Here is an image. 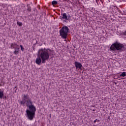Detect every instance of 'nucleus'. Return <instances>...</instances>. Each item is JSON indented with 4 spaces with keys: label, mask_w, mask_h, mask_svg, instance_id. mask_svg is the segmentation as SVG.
I'll list each match as a JSON object with an SVG mask.
<instances>
[{
    "label": "nucleus",
    "mask_w": 126,
    "mask_h": 126,
    "mask_svg": "<svg viewBox=\"0 0 126 126\" xmlns=\"http://www.w3.org/2000/svg\"><path fill=\"white\" fill-rule=\"evenodd\" d=\"M22 100H19L18 102L22 106H25L29 108V109H27L26 117L30 121H33V119L35 118V113L36 112V107L33 105L31 99L29 97L28 94H23L22 96Z\"/></svg>",
    "instance_id": "1"
},
{
    "label": "nucleus",
    "mask_w": 126,
    "mask_h": 126,
    "mask_svg": "<svg viewBox=\"0 0 126 126\" xmlns=\"http://www.w3.org/2000/svg\"><path fill=\"white\" fill-rule=\"evenodd\" d=\"M38 56L41 58L42 61V63H46V61L50 59L51 56V49H41L38 52Z\"/></svg>",
    "instance_id": "2"
},
{
    "label": "nucleus",
    "mask_w": 126,
    "mask_h": 126,
    "mask_svg": "<svg viewBox=\"0 0 126 126\" xmlns=\"http://www.w3.org/2000/svg\"><path fill=\"white\" fill-rule=\"evenodd\" d=\"M110 50L111 52L118 51V52L122 53V52H125V51H126V48H125V45H124L123 44L116 41L111 45L110 47Z\"/></svg>",
    "instance_id": "3"
},
{
    "label": "nucleus",
    "mask_w": 126,
    "mask_h": 126,
    "mask_svg": "<svg viewBox=\"0 0 126 126\" xmlns=\"http://www.w3.org/2000/svg\"><path fill=\"white\" fill-rule=\"evenodd\" d=\"M68 27L66 26H63L60 30V36H61L63 39H66V37H67V33H68Z\"/></svg>",
    "instance_id": "4"
},
{
    "label": "nucleus",
    "mask_w": 126,
    "mask_h": 126,
    "mask_svg": "<svg viewBox=\"0 0 126 126\" xmlns=\"http://www.w3.org/2000/svg\"><path fill=\"white\" fill-rule=\"evenodd\" d=\"M60 19L63 20L64 19L65 20H69L71 18V15L69 13H63V14H61L60 16Z\"/></svg>",
    "instance_id": "5"
},
{
    "label": "nucleus",
    "mask_w": 126,
    "mask_h": 126,
    "mask_svg": "<svg viewBox=\"0 0 126 126\" xmlns=\"http://www.w3.org/2000/svg\"><path fill=\"white\" fill-rule=\"evenodd\" d=\"M12 49H14L15 51L14 52V55H18L19 54V46L16 43H12L11 44Z\"/></svg>",
    "instance_id": "6"
},
{
    "label": "nucleus",
    "mask_w": 126,
    "mask_h": 126,
    "mask_svg": "<svg viewBox=\"0 0 126 126\" xmlns=\"http://www.w3.org/2000/svg\"><path fill=\"white\" fill-rule=\"evenodd\" d=\"M38 58H37L35 60V63L36 64H38V65H40L41 63H43L42 61V58L39 56V55H37Z\"/></svg>",
    "instance_id": "7"
},
{
    "label": "nucleus",
    "mask_w": 126,
    "mask_h": 126,
    "mask_svg": "<svg viewBox=\"0 0 126 126\" xmlns=\"http://www.w3.org/2000/svg\"><path fill=\"white\" fill-rule=\"evenodd\" d=\"M75 65L76 68H79V69H81L82 67V64L78 62H75Z\"/></svg>",
    "instance_id": "8"
},
{
    "label": "nucleus",
    "mask_w": 126,
    "mask_h": 126,
    "mask_svg": "<svg viewBox=\"0 0 126 126\" xmlns=\"http://www.w3.org/2000/svg\"><path fill=\"white\" fill-rule=\"evenodd\" d=\"M3 97V92L1 91V90L0 89V99H2Z\"/></svg>",
    "instance_id": "9"
},
{
    "label": "nucleus",
    "mask_w": 126,
    "mask_h": 126,
    "mask_svg": "<svg viewBox=\"0 0 126 126\" xmlns=\"http://www.w3.org/2000/svg\"><path fill=\"white\" fill-rule=\"evenodd\" d=\"M126 76V72H123L121 74H120V76H123V77H125Z\"/></svg>",
    "instance_id": "10"
},
{
    "label": "nucleus",
    "mask_w": 126,
    "mask_h": 126,
    "mask_svg": "<svg viewBox=\"0 0 126 126\" xmlns=\"http://www.w3.org/2000/svg\"><path fill=\"white\" fill-rule=\"evenodd\" d=\"M17 25H18V26H21L22 25V23L18 21V22H17Z\"/></svg>",
    "instance_id": "11"
},
{
    "label": "nucleus",
    "mask_w": 126,
    "mask_h": 126,
    "mask_svg": "<svg viewBox=\"0 0 126 126\" xmlns=\"http://www.w3.org/2000/svg\"><path fill=\"white\" fill-rule=\"evenodd\" d=\"M58 4V2L56 0H54L52 1V4L54 5L55 4Z\"/></svg>",
    "instance_id": "12"
},
{
    "label": "nucleus",
    "mask_w": 126,
    "mask_h": 126,
    "mask_svg": "<svg viewBox=\"0 0 126 126\" xmlns=\"http://www.w3.org/2000/svg\"><path fill=\"white\" fill-rule=\"evenodd\" d=\"M28 6V9L27 10H28L30 12H31V7L30 6H29V5H27Z\"/></svg>",
    "instance_id": "13"
},
{
    "label": "nucleus",
    "mask_w": 126,
    "mask_h": 126,
    "mask_svg": "<svg viewBox=\"0 0 126 126\" xmlns=\"http://www.w3.org/2000/svg\"><path fill=\"white\" fill-rule=\"evenodd\" d=\"M20 47L21 48V50L22 52H23V51H24V48L23 47V46H22V45H20Z\"/></svg>",
    "instance_id": "14"
},
{
    "label": "nucleus",
    "mask_w": 126,
    "mask_h": 126,
    "mask_svg": "<svg viewBox=\"0 0 126 126\" xmlns=\"http://www.w3.org/2000/svg\"><path fill=\"white\" fill-rule=\"evenodd\" d=\"M97 122V119H95L94 121V123H95Z\"/></svg>",
    "instance_id": "15"
},
{
    "label": "nucleus",
    "mask_w": 126,
    "mask_h": 126,
    "mask_svg": "<svg viewBox=\"0 0 126 126\" xmlns=\"http://www.w3.org/2000/svg\"><path fill=\"white\" fill-rule=\"evenodd\" d=\"M36 10H37V9H36V8L33 9V11H36Z\"/></svg>",
    "instance_id": "16"
},
{
    "label": "nucleus",
    "mask_w": 126,
    "mask_h": 126,
    "mask_svg": "<svg viewBox=\"0 0 126 126\" xmlns=\"http://www.w3.org/2000/svg\"><path fill=\"white\" fill-rule=\"evenodd\" d=\"M15 89H16V90H17V87H15Z\"/></svg>",
    "instance_id": "17"
},
{
    "label": "nucleus",
    "mask_w": 126,
    "mask_h": 126,
    "mask_svg": "<svg viewBox=\"0 0 126 126\" xmlns=\"http://www.w3.org/2000/svg\"><path fill=\"white\" fill-rule=\"evenodd\" d=\"M93 111L94 112V111H95V109H93Z\"/></svg>",
    "instance_id": "18"
}]
</instances>
